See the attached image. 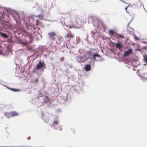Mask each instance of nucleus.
Masks as SVG:
<instances>
[{"instance_id":"obj_1","label":"nucleus","mask_w":147,"mask_h":147,"mask_svg":"<svg viewBox=\"0 0 147 147\" xmlns=\"http://www.w3.org/2000/svg\"><path fill=\"white\" fill-rule=\"evenodd\" d=\"M89 58L92 60L96 61H101L103 60V59L98 54L94 53H86L82 56H78L76 59L78 62L82 63L86 61Z\"/></svg>"},{"instance_id":"obj_2","label":"nucleus","mask_w":147,"mask_h":147,"mask_svg":"<svg viewBox=\"0 0 147 147\" xmlns=\"http://www.w3.org/2000/svg\"><path fill=\"white\" fill-rule=\"evenodd\" d=\"M46 64L44 61H39L38 63L36 65V69H40L46 68Z\"/></svg>"},{"instance_id":"obj_3","label":"nucleus","mask_w":147,"mask_h":147,"mask_svg":"<svg viewBox=\"0 0 147 147\" xmlns=\"http://www.w3.org/2000/svg\"><path fill=\"white\" fill-rule=\"evenodd\" d=\"M59 121L58 120L55 121L52 123L51 126V127H54L55 129H60V131H61L62 130V128H61L60 126H59L57 128V126L59 125Z\"/></svg>"},{"instance_id":"obj_4","label":"nucleus","mask_w":147,"mask_h":147,"mask_svg":"<svg viewBox=\"0 0 147 147\" xmlns=\"http://www.w3.org/2000/svg\"><path fill=\"white\" fill-rule=\"evenodd\" d=\"M11 18L13 19L16 22H18V21L19 20L20 18L18 14V13H16L13 14H10L9 15Z\"/></svg>"},{"instance_id":"obj_5","label":"nucleus","mask_w":147,"mask_h":147,"mask_svg":"<svg viewBox=\"0 0 147 147\" xmlns=\"http://www.w3.org/2000/svg\"><path fill=\"white\" fill-rule=\"evenodd\" d=\"M9 9L5 7H3L0 5V12L2 16H3V14H5L6 12H8Z\"/></svg>"},{"instance_id":"obj_6","label":"nucleus","mask_w":147,"mask_h":147,"mask_svg":"<svg viewBox=\"0 0 147 147\" xmlns=\"http://www.w3.org/2000/svg\"><path fill=\"white\" fill-rule=\"evenodd\" d=\"M45 48L44 46H41L38 48L37 49V52L38 53V55H40L42 54L43 52V50Z\"/></svg>"},{"instance_id":"obj_7","label":"nucleus","mask_w":147,"mask_h":147,"mask_svg":"<svg viewBox=\"0 0 147 147\" xmlns=\"http://www.w3.org/2000/svg\"><path fill=\"white\" fill-rule=\"evenodd\" d=\"M47 34L49 36V38L50 39L53 40L55 39V36L56 35V34L53 32H51L48 33Z\"/></svg>"},{"instance_id":"obj_8","label":"nucleus","mask_w":147,"mask_h":147,"mask_svg":"<svg viewBox=\"0 0 147 147\" xmlns=\"http://www.w3.org/2000/svg\"><path fill=\"white\" fill-rule=\"evenodd\" d=\"M74 37V35L71 34V33H68L65 37V39L67 42H69L71 39Z\"/></svg>"},{"instance_id":"obj_9","label":"nucleus","mask_w":147,"mask_h":147,"mask_svg":"<svg viewBox=\"0 0 147 147\" xmlns=\"http://www.w3.org/2000/svg\"><path fill=\"white\" fill-rule=\"evenodd\" d=\"M138 75L144 81L147 80V73H144L142 75Z\"/></svg>"},{"instance_id":"obj_10","label":"nucleus","mask_w":147,"mask_h":147,"mask_svg":"<svg viewBox=\"0 0 147 147\" xmlns=\"http://www.w3.org/2000/svg\"><path fill=\"white\" fill-rule=\"evenodd\" d=\"M100 23V22L98 19H97L94 20L93 25L95 27H96L98 28L99 27Z\"/></svg>"},{"instance_id":"obj_11","label":"nucleus","mask_w":147,"mask_h":147,"mask_svg":"<svg viewBox=\"0 0 147 147\" xmlns=\"http://www.w3.org/2000/svg\"><path fill=\"white\" fill-rule=\"evenodd\" d=\"M80 41V37L79 36H77L76 39H74L73 43L74 45L78 44Z\"/></svg>"},{"instance_id":"obj_12","label":"nucleus","mask_w":147,"mask_h":147,"mask_svg":"<svg viewBox=\"0 0 147 147\" xmlns=\"http://www.w3.org/2000/svg\"><path fill=\"white\" fill-rule=\"evenodd\" d=\"M131 52L132 49H129L127 51L125 52L123 54V56H127L131 53Z\"/></svg>"},{"instance_id":"obj_13","label":"nucleus","mask_w":147,"mask_h":147,"mask_svg":"<svg viewBox=\"0 0 147 147\" xmlns=\"http://www.w3.org/2000/svg\"><path fill=\"white\" fill-rule=\"evenodd\" d=\"M60 45V46L63 47H65L68 48V47L67 44L64 41H61L60 42L58 43Z\"/></svg>"},{"instance_id":"obj_14","label":"nucleus","mask_w":147,"mask_h":147,"mask_svg":"<svg viewBox=\"0 0 147 147\" xmlns=\"http://www.w3.org/2000/svg\"><path fill=\"white\" fill-rule=\"evenodd\" d=\"M115 46L119 50H121L122 47V44L121 43H116Z\"/></svg>"},{"instance_id":"obj_15","label":"nucleus","mask_w":147,"mask_h":147,"mask_svg":"<svg viewBox=\"0 0 147 147\" xmlns=\"http://www.w3.org/2000/svg\"><path fill=\"white\" fill-rule=\"evenodd\" d=\"M84 69L86 71H90L91 69L90 65L88 64L86 65L84 68Z\"/></svg>"},{"instance_id":"obj_16","label":"nucleus","mask_w":147,"mask_h":147,"mask_svg":"<svg viewBox=\"0 0 147 147\" xmlns=\"http://www.w3.org/2000/svg\"><path fill=\"white\" fill-rule=\"evenodd\" d=\"M109 33L111 36H114L116 34V33L112 30H109Z\"/></svg>"},{"instance_id":"obj_17","label":"nucleus","mask_w":147,"mask_h":147,"mask_svg":"<svg viewBox=\"0 0 147 147\" xmlns=\"http://www.w3.org/2000/svg\"><path fill=\"white\" fill-rule=\"evenodd\" d=\"M10 116L13 117L18 115V113L15 111H12L10 112Z\"/></svg>"},{"instance_id":"obj_18","label":"nucleus","mask_w":147,"mask_h":147,"mask_svg":"<svg viewBox=\"0 0 147 147\" xmlns=\"http://www.w3.org/2000/svg\"><path fill=\"white\" fill-rule=\"evenodd\" d=\"M0 35L2 37L5 38H7L8 37V36L6 34L3 33H0Z\"/></svg>"},{"instance_id":"obj_19","label":"nucleus","mask_w":147,"mask_h":147,"mask_svg":"<svg viewBox=\"0 0 147 147\" xmlns=\"http://www.w3.org/2000/svg\"><path fill=\"white\" fill-rule=\"evenodd\" d=\"M143 58H144V61L147 63V55L145 54L143 55Z\"/></svg>"},{"instance_id":"obj_20","label":"nucleus","mask_w":147,"mask_h":147,"mask_svg":"<svg viewBox=\"0 0 147 147\" xmlns=\"http://www.w3.org/2000/svg\"><path fill=\"white\" fill-rule=\"evenodd\" d=\"M5 114V115L6 116V117L8 118H9V117H11L10 116V113H7L6 112Z\"/></svg>"},{"instance_id":"obj_21","label":"nucleus","mask_w":147,"mask_h":147,"mask_svg":"<svg viewBox=\"0 0 147 147\" xmlns=\"http://www.w3.org/2000/svg\"><path fill=\"white\" fill-rule=\"evenodd\" d=\"M7 88L11 90L14 91H20V90L19 89H15L13 88H10L8 87H7Z\"/></svg>"},{"instance_id":"obj_22","label":"nucleus","mask_w":147,"mask_h":147,"mask_svg":"<svg viewBox=\"0 0 147 147\" xmlns=\"http://www.w3.org/2000/svg\"><path fill=\"white\" fill-rule=\"evenodd\" d=\"M36 17L38 18L41 20H42L43 18V15H38L37 16H36Z\"/></svg>"},{"instance_id":"obj_23","label":"nucleus","mask_w":147,"mask_h":147,"mask_svg":"<svg viewBox=\"0 0 147 147\" xmlns=\"http://www.w3.org/2000/svg\"><path fill=\"white\" fill-rule=\"evenodd\" d=\"M58 40H59V42L58 43L57 42V43H58V44L59 43H60L61 42V41H62V37L60 36H58Z\"/></svg>"},{"instance_id":"obj_24","label":"nucleus","mask_w":147,"mask_h":147,"mask_svg":"<svg viewBox=\"0 0 147 147\" xmlns=\"http://www.w3.org/2000/svg\"><path fill=\"white\" fill-rule=\"evenodd\" d=\"M67 94H66V96L64 98H63V101H62V102H63V103H64V102H65V101H66L67 99Z\"/></svg>"},{"instance_id":"obj_25","label":"nucleus","mask_w":147,"mask_h":147,"mask_svg":"<svg viewBox=\"0 0 147 147\" xmlns=\"http://www.w3.org/2000/svg\"><path fill=\"white\" fill-rule=\"evenodd\" d=\"M134 39L136 40H138L139 39L138 37H137L135 35H134Z\"/></svg>"},{"instance_id":"obj_26","label":"nucleus","mask_w":147,"mask_h":147,"mask_svg":"<svg viewBox=\"0 0 147 147\" xmlns=\"http://www.w3.org/2000/svg\"><path fill=\"white\" fill-rule=\"evenodd\" d=\"M20 43L23 45H25L27 43V42L25 41H23L22 40H21L20 41Z\"/></svg>"},{"instance_id":"obj_27","label":"nucleus","mask_w":147,"mask_h":147,"mask_svg":"<svg viewBox=\"0 0 147 147\" xmlns=\"http://www.w3.org/2000/svg\"><path fill=\"white\" fill-rule=\"evenodd\" d=\"M95 34V32L94 31H92L91 33V36L92 37H93L94 34Z\"/></svg>"},{"instance_id":"obj_28","label":"nucleus","mask_w":147,"mask_h":147,"mask_svg":"<svg viewBox=\"0 0 147 147\" xmlns=\"http://www.w3.org/2000/svg\"><path fill=\"white\" fill-rule=\"evenodd\" d=\"M39 20L37 19L36 20V25H38L39 23Z\"/></svg>"},{"instance_id":"obj_29","label":"nucleus","mask_w":147,"mask_h":147,"mask_svg":"<svg viewBox=\"0 0 147 147\" xmlns=\"http://www.w3.org/2000/svg\"><path fill=\"white\" fill-rule=\"evenodd\" d=\"M118 36L122 38H124V36L123 35H121L120 34H118Z\"/></svg>"},{"instance_id":"obj_30","label":"nucleus","mask_w":147,"mask_h":147,"mask_svg":"<svg viewBox=\"0 0 147 147\" xmlns=\"http://www.w3.org/2000/svg\"><path fill=\"white\" fill-rule=\"evenodd\" d=\"M129 6V5H128L127 7H125V9L126 10V11H127V9ZM126 12H127V11H126Z\"/></svg>"},{"instance_id":"obj_31","label":"nucleus","mask_w":147,"mask_h":147,"mask_svg":"<svg viewBox=\"0 0 147 147\" xmlns=\"http://www.w3.org/2000/svg\"><path fill=\"white\" fill-rule=\"evenodd\" d=\"M64 59V58L63 57H62L60 59V60L61 61H63Z\"/></svg>"},{"instance_id":"obj_32","label":"nucleus","mask_w":147,"mask_h":147,"mask_svg":"<svg viewBox=\"0 0 147 147\" xmlns=\"http://www.w3.org/2000/svg\"><path fill=\"white\" fill-rule=\"evenodd\" d=\"M45 47L46 48L44 50H43V52L44 51H45V50H46L47 49V48L46 47H45Z\"/></svg>"},{"instance_id":"obj_33","label":"nucleus","mask_w":147,"mask_h":147,"mask_svg":"<svg viewBox=\"0 0 147 147\" xmlns=\"http://www.w3.org/2000/svg\"><path fill=\"white\" fill-rule=\"evenodd\" d=\"M69 67L70 68H71L72 67V65H69Z\"/></svg>"},{"instance_id":"obj_34","label":"nucleus","mask_w":147,"mask_h":147,"mask_svg":"<svg viewBox=\"0 0 147 147\" xmlns=\"http://www.w3.org/2000/svg\"><path fill=\"white\" fill-rule=\"evenodd\" d=\"M6 16L7 17H8L9 18V17L8 15H6Z\"/></svg>"},{"instance_id":"obj_35","label":"nucleus","mask_w":147,"mask_h":147,"mask_svg":"<svg viewBox=\"0 0 147 147\" xmlns=\"http://www.w3.org/2000/svg\"><path fill=\"white\" fill-rule=\"evenodd\" d=\"M38 34L41 37H42V36H41V34H39L38 33Z\"/></svg>"},{"instance_id":"obj_36","label":"nucleus","mask_w":147,"mask_h":147,"mask_svg":"<svg viewBox=\"0 0 147 147\" xmlns=\"http://www.w3.org/2000/svg\"><path fill=\"white\" fill-rule=\"evenodd\" d=\"M121 1L123 2L124 3H125V2H123L122 0H120Z\"/></svg>"},{"instance_id":"obj_37","label":"nucleus","mask_w":147,"mask_h":147,"mask_svg":"<svg viewBox=\"0 0 147 147\" xmlns=\"http://www.w3.org/2000/svg\"><path fill=\"white\" fill-rule=\"evenodd\" d=\"M42 96V94H41L40 95V96Z\"/></svg>"},{"instance_id":"obj_38","label":"nucleus","mask_w":147,"mask_h":147,"mask_svg":"<svg viewBox=\"0 0 147 147\" xmlns=\"http://www.w3.org/2000/svg\"><path fill=\"white\" fill-rule=\"evenodd\" d=\"M94 62H93V65H94Z\"/></svg>"},{"instance_id":"obj_39","label":"nucleus","mask_w":147,"mask_h":147,"mask_svg":"<svg viewBox=\"0 0 147 147\" xmlns=\"http://www.w3.org/2000/svg\"><path fill=\"white\" fill-rule=\"evenodd\" d=\"M1 50H0V53H1Z\"/></svg>"},{"instance_id":"obj_40","label":"nucleus","mask_w":147,"mask_h":147,"mask_svg":"<svg viewBox=\"0 0 147 147\" xmlns=\"http://www.w3.org/2000/svg\"><path fill=\"white\" fill-rule=\"evenodd\" d=\"M146 65V64H144V66H145V65Z\"/></svg>"},{"instance_id":"obj_41","label":"nucleus","mask_w":147,"mask_h":147,"mask_svg":"<svg viewBox=\"0 0 147 147\" xmlns=\"http://www.w3.org/2000/svg\"><path fill=\"white\" fill-rule=\"evenodd\" d=\"M69 26V28H71V26Z\"/></svg>"},{"instance_id":"obj_42","label":"nucleus","mask_w":147,"mask_h":147,"mask_svg":"<svg viewBox=\"0 0 147 147\" xmlns=\"http://www.w3.org/2000/svg\"><path fill=\"white\" fill-rule=\"evenodd\" d=\"M42 115L43 116V113H42Z\"/></svg>"},{"instance_id":"obj_43","label":"nucleus","mask_w":147,"mask_h":147,"mask_svg":"<svg viewBox=\"0 0 147 147\" xmlns=\"http://www.w3.org/2000/svg\"><path fill=\"white\" fill-rule=\"evenodd\" d=\"M144 9L145 10V9L144 8Z\"/></svg>"},{"instance_id":"obj_44","label":"nucleus","mask_w":147,"mask_h":147,"mask_svg":"<svg viewBox=\"0 0 147 147\" xmlns=\"http://www.w3.org/2000/svg\"><path fill=\"white\" fill-rule=\"evenodd\" d=\"M45 121L46 122H47V121Z\"/></svg>"}]
</instances>
